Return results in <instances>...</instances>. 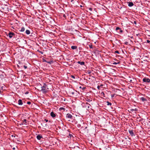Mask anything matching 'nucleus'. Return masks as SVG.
Masks as SVG:
<instances>
[{"label": "nucleus", "mask_w": 150, "mask_h": 150, "mask_svg": "<svg viewBox=\"0 0 150 150\" xmlns=\"http://www.w3.org/2000/svg\"><path fill=\"white\" fill-rule=\"evenodd\" d=\"M19 64H20V65L21 66V67H22V64L20 63H19Z\"/></svg>", "instance_id": "37998d69"}, {"label": "nucleus", "mask_w": 150, "mask_h": 150, "mask_svg": "<svg viewBox=\"0 0 150 150\" xmlns=\"http://www.w3.org/2000/svg\"><path fill=\"white\" fill-rule=\"evenodd\" d=\"M130 110L132 111H134V109H131Z\"/></svg>", "instance_id": "ea45409f"}, {"label": "nucleus", "mask_w": 150, "mask_h": 150, "mask_svg": "<svg viewBox=\"0 0 150 150\" xmlns=\"http://www.w3.org/2000/svg\"><path fill=\"white\" fill-rule=\"evenodd\" d=\"M87 128V127H85V128Z\"/></svg>", "instance_id": "864d4df0"}, {"label": "nucleus", "mask_w": 150, "mask_h": 150, "mask_svg": "<svg viewBox=\"0 0 150 150\" xmlns=\"http://www.w3.org/2000/svg\"><path fill=\"white\" fill-rule=\"evenodd\" d=\"M42 138V137L40 135H38L37 136V138L38 140H40Z\"/></svg>", "instance_id": "9d476101"}, {"label": "nucleus", "mask_w": 150, "mask_h": 150, "mask_svg": "<svg viewBox=\"0 0 150 150\" xmlns=\"http://www.w3.org/2000/svg\"><path fill=\"white\" fill-rule=\"evenodd\" d=\"M60 109H61V110H63V109H64V108H63V107H61V108H60Z\"/></svg>", "instance_id": "e433bc0d"}, {"label": "nucleus", "mask_w": 150, "mask_h": 150, "mask_svg": "<svg viewBox=\"0 0 150 150\" xmlns=\"http://www.w3.org/2000/svg\"><path fill=\"white\" fill-rule=\"evenodd\" d=\"M128 44V42H125V45H127Z\"/></svg>", "instance_id": "473e14b6"}, {"label": "nucleus", "mask_w": 150, "mask_h": 150, "mask_svg": "<svg viewBox=\"0 0 150 150\" xmlns=\"http://www.w3.org/2000/svg\"><path fill=\"white\" fill-rule=\"evenodd\" d=\"M41 125L42 126H43L44 127H45L46 126V124H45V123L44 122H43V123H41Z\"/></svg>", "instance_id": "a211bd4d"}, {"label": "nucleus", "mask_w": 150, "mask_h": 150, "mask_svg": "<svg viewBox=\"0 0 150 150\" xmlns=\"http://www.w3.org/2000/svg\"><path fill=\"white\" fill-rule=\"evenodd\" d=\"M107 105H111V103L109 102L108 101H107Z\"/></svg>", "instance_id": "6ab92c4d"}, {"label": "nucleus", "mask_w": 150, "mask_h": 150, "mask_svg": "<svg viewBox=\"0 0 150 150\" xmlns=\"http://www.w3.org/2000/svg\"><path fill=\"white\" fill-rule=\"evenodd\" d=\"M86 105H88V104H89L88 103H86Z\"/></svg>", "instance_id": "c03bdc74"}, {"label": "nucleus", "mask_w": 150, "mask_h": 150, "mask_svg": "<svg viewBox=\"0 0 150 150\" xmlns=\"http://www.w3.org/2000/svg\"><path fill=\"white\" fill-rule=\"evenodd\" d=\"M103 85L101 84V85H100V86H103Z\"/></svg>", "instance_id": "3c124183"}, {"label": "nucleus", "mask_w": 150, "mask_h": 150, "mask_svg": "<svg viewBox=\"0 0 150 150\" xmlns=\"http://www.w3.org/2000/svg\"><path fill=\"white\" fill-rule=\"evenodd\" d=\"M25 33L27 35H29L30 33V31L28 30H26L25 31Z\"/></svg>", "instance_id": "9b49d317"}, {"label": "nucleus", "mask_w": 150, "mask_h": 150, "mask_svg": "<svg viewBox=\"0 0 150 150\" xmlns=\"http://www.w3.org/2000/svg\"><path fill=\"white\" fill-rule=\"evenodd\" d=\"M77 63L78 64H80L81 65H84L85 64V62H84L78 61L77 62Z\"/></svg>", "instance_id": "6e6552de"}, {"label": "nucleus", "mask_w": 150, "mask_h": 150, "mask_svg": "<svg viewBox=\"0 0 150 150\" xmlns=\"http://www.w3.org/2000/svg\"><path fill=\"white\" fill-rule=\"evenodd\" d=\"M90 104H88V105H86L85 107L88 108H90Z\"/></svg>", "instance_id": "aec40b11"}, {"label": "nucleus", "mask_w": 150, "mask_h": 150, "mask_svg": "<svg viewBox=\"0 0 150 150\" xmlns=\"http://www.w3.org/2000/svg\"><path fill=\"white\" fill-rule=\"evenodd\" d=\"M63 16L65 18H66V16L64 14V15H63Z\"/></svg>", "instance_id": "79ce46f5"}, {"label": "nucleus", "mask_w": 150, "mask_h": 150, "mask_svg": "<svg viewBox=\"0 0 150 150\" xmlns=\"http://www.w3.org/2000/svg\"><path fill=\"white\" fill-rule=\"evenodd\" d=\"M137 109H136V108H135L134 110H135V111H137Z\"/></svg>", "instance_id": "a18cd8bd"}, {"label": "nucleus", "mask_w": 150, "mask_h": 150, "mask_svg": "<svg viewBox=\"0 0 150 150\" xmlns=\"http://www.w3.org/2000/svg\"><path fill=\"white\" fill-rule=\"evenodd\" d=\"M66 117L69 119H71L72 117V116L69 113H68L66 115Z\"/></svg>", "instance_id": "20e7f679"}, {"label": "nucleus", "mask_w": 150, "mask_h": 150, "mask_svg": "<svg viewBox=\"0 0 150 150\" xmlns=\"http://www.w3.org/2000/svg\"><path fill=\"white\" fill-rule=\"evenodd\" d=\"M105 150H111V149L108 146H106Z\"/></svg>", "instance_id": "2eb2a0df"}, {"label": "nucleus", "mask_w": 150, "mask_h": 150, "mask_svg": "<svg viewBox=\"0 0 150 150\" xmlns=\"http://www.w3.org/2000/svg\"><path fill=\"white\" fill-rule=\"evenodd\" d=\"M147 42L148 43H149L150 42V41L149 40H147Z\"/></svg>", "instance_id": "4c0bfd02"}, {"label": "nucleus", "mask_w": 150, "mask_h": 150, "mask_svg": "<svg viewBox=\"0 0 150 150\" xmlns=\"http://www.w3.org/2000/svg\"><path fill=\"white\" fill-rule=\"evenodd\" d=\"M77 126L78 127H80L81 126V125L80 124H78L77 125Z\"/></svg>", "instance_id": "2f4dec72"}, {"label": "nucleus", "mask_w": 150, "mask_h": 150, "mask_svg": "<svg viewBox=\"0 0 150 150\" xmlns=\"http://www.w3.org/2000/svg\"><path fill=\"white\" fill-rule=\"evenodd\" d=\"M1 93V91L0 90V93Z\"/></svg>", "instance_id": "603ef678"}, {"label": "nucleus", "mask_w": 150, "mask_h": 150, "mask_svg": "<svg viewBox=\"0 0 150 150\" xmlns=\"http://www.w3.org/2000/svg\"><path fill=\"white\" fill-rule=\"evenodd\" d=\"M23 67L25 69H26L27 68V67L25 65L23 66Z\"/></svg>", "instance_id": "a878e982"}, {"label": "nucleus", "mask_w": 150, "mask_h": 150, "mask_svg": "<svg viewBox=\"0 0 150 150\" xmlns=\"http://www.w3.org/2000/svg\"><path fill=\"white\" fill-rule=\"evenodd\" d=\"M120 28L118 27H117L116 28V30H120Z\"/></svg>", "instance_id": "4be33fe9"}, {"label": "nucleus", "mask_w": 150, "mask_h": 150, "mask_svg": "<svg viewBox=\"0 0 150 150\" xmlns=\"http://www.w3.org/2000/svg\"><path fill=\"white\" fill-rule=\"evenodd\" d=\"M129 134L132 136L134 135V133L133 132V130H129Z\"/></svg>", "instance_id": "1a4fd4ad"}, {"label": "nucleus", "mask_w": 150, "mask_h": 150, "mask_svg": "<svg viewBox=\"0 0 150 150\" xmlns=\"http://www.w3.org/2000/svg\"><path fill=\"white\" fill-rule=\"evenodd\" d=\"M15 148H14V147L13 148V150H15Z\"/></svg>", "instance_id": "8fccbe9b"}, {"label": "nucleus", "mask_w": 150, "mask_h": 150, "mask_svg": "<svg viewBox=\"0 0 150 150\" xmlns=\"http://www.w3.org/2000/svg\"><path fill=\"white\" fill-rule=\"evenodd\" d=\"M115 53L117 54H119V52L118 51H115Z\"/></svg>", "instance_id": "393cba45"}, {"label": "nucleus", "mask_w": 150, "mask_h": 150, "mask_svg": "<svg viewBox=\"0 0 150 150\" xmlns=\"http://www.w3.org/2000/svg\"><path fill=\"white\" fill-rule=\"evenodd\" d=\"M143 81L144 82L150 83V79L148 78H144L143 79Z\"/></svg>", "instance_id": "7ed1b4c3"}, {"label": "nucleus", "mask_w": 150, "mask_h": 150, "mask_svg": "<svg viewBox=\"0 0 150 150\" xmlns=\"http://www.w3.org/2000/svg\"><path fill=\"white\" fill-rule=\"evenodd\" d=\"M89 47L90 48H93V46L92 45H89Z\"/></svg>", "instance_id": "c85d7f7f"}, {"label": "nucleus", "mask_w": 150, "mask_h": 150, "mask_svg": "<svg viewBox=\"0 0 150 150\" xmlns=\"http://www.w3.org/2000/svg\"><path fill=\"white\" fill-rule=\"evenodd\" d=\"M45 120L46 122H47L48 121V120H47V119H45Z\"/></svg>", "instance_id": "a19ab883"}, {"label": "nucleus", "mask_w": 150, "mask_h": 150, "mask_svg": "<svg viewBox=\"0 0 150 150\" xmlns=\"http://www.w3.org/2000/svg\"><path fill=\"white\" fill-rule=\"evenodd\" d=\"M50 115L52 117H54L56 116L55 114L53 112H50Z\"/></svg>", "instance_id": "39448f33"}, {"label": "nucleus", "mask_w": 150, "mask_h": 150, "mask_svg": "<svg viewBox=\"0 0 150 150\" xmlns=\"http://www.w3.org/2000/svg\"><path fill=\"white\" fill-rule=\"evenodd\" d=\"M132 80H130V82H132Z\"/></svg>", "instance_id": "09e8293b"}, {"label": "nucleus", "mask_w": 150, "mask_h": 150, "mask_svg": "<svg viewBox=\"0 0 150 150\" xmlns=\"http://www.w3.org/2000/svg\"><path fill=\"white\" fill-rule=\"evenodd\" d=\"M128 6L129 7H132L134 5V4L133 2H128Z\"/></svg>", "instance_id": "423d86ee"}, {"label": "nucleus", "mask_w": 150, "mask_h": 150, "mask_svg": "<svg viewBox=\"0 0 150 150\" xmlns=\"http://www.w3.org/2000/svg\"><path fill=\"white\" fill-rule=\"evenodd\" d=\"M28 93V92H26L25 93V94H27Z\"/></svg>", "instance_id": "49530a36"}, {"label": "nucleus", "mask_w": 150, "mask_h": 150, "mask_svg": "<svg viewBox=\"0 0 150 150\" xmlns=\"http://www.w3.org/2000/svg\"><path fill=\"white\" fill-rule=\"evenodd\" d=\"M134 23L135 24H136V22L135 21H134Z\"/></svg>", "instance_id": "de8ad7c7"}, {"label": "nucleus", "mask_w": 150, "mask_h": 150, "mask_svg": "<svg viewBox=\"0 0 150 150\" xmlns=\"http://www.w3.org/2000/svg\"><path fill=\"white\" fill-rule=\"evenodd\" d=\"M15 34L12 32H9L8 35V36L10 38H11L13 37V36H15Z\"/></svg>", "instance_id": "f03ea898"}, {"label": "nucleus", "mask_w": 150, "mask_h": 150, "mask_svg": "<svg viewBox=\"0 0 150 150\" xmlns=\"http://www.w3.org/2000/svg\"><path fill=\"white\" fill-rule=\"evenodd\" d=\"M115 95V93H114L112 95H111V97L113 98L114 97Z\"/></svg>", "instance_id": "b1692460"}, {"label": "nucleus", "mask_w": 150, "mask_h": 150, "mask_svg": "<svg viewBox=\"0 0 150 150\" xmlns=\"http://www.w3.org/2000/svg\"><path fill=\"white\" fill-rule=\"evenodd\" d=\"M26 119H24L23 121V123H22L21 124L23 125V124H26Z\"/></svg>", "instance_id": "4468645a"}, {"label": "nucleus", "mask_w": 150, "mask_h": 150, "mask_svg": "<svg viewBox=\"0 0 150 150\" xmlns=\"http://www.w3.org/2000/svg\"><path fill=\"white\" fill-rule=\"evenodd\" d=\"M71 93L72 95H74V92H71Z\"/></svg>", "instance_id": "72a5a7b5"}, {"label": "nucleus", "mask_w": 150, "mask_h": 150, "mask_svg": "<svg viewBox=\"0 0 150 150\" xmlns=\"http://www.w3.org/2000/svg\"><path fill=\"white\" fill-rule=\"evenodd\" d=\"M18 103L19 105H23V102L21 100L19 99L18 101Z\"/></svg>", "instance_id": "0eeeda50"}, {"label": "nucleus", "mask_w": 150, "mask_h": 150, "mask_svg": "<svg viewBox=\"0 0 150 150\" xmlns=\"http://www.w3.org/2000/svg\"><path fill=\"white\" fill-rule=\"evenodd\" d=\"M149 126L150 127V125Z\"/></svg>", "instance_id": "5fc2aeb1"}, {"label": "nucleus", "mask_w": 150, "mask_h": 150, "mask_svg": "<svg viewBox=\"0 0 150 150\" xmlns=\"http://www.w3.org/2000/svg\"><path fill=\"white\" fill-rule=\"evenodd\" d=\"M71 48L72 49L75 50L77 48V47L75 46H72L71 47Z\"/></svg>", "instance_id": "f8f14e48"}, {"label": "nucleus", "mask_w": 150, "mask_h": 150, "mask_svg": "<svg viewBox=\"0 0 150 150\" xmlns=\"http://www.w3.org/2000/svg\"><path fill=\"white\" fill-rule=\"evenodd\" d=\"M69 137H70L71 138V136H72V134H69Z\"/></svg>", "instance_id": "c756f323"}, {"label": "nucleus", "mask_w": 150, "mask_h": 150, "mask_svg": "<svg viewBox=\"0 0 150 150\" xmlns=\"http://www.w3.org/2000/svg\"><path fill=\"white\" fill-rule=\"evenodd\" d=\"M120 32L121 33L123 32V31L122 30H121V29L120 30Z\"/></svg>", "instance_id": "58836bf2"}, {"label": "nucleus", "mask_w": 150, "mask_h": 150, "mask_svg": "<svg viewBox=\"0 0 150 150\" xmlns=\"http://www.w3.org/2000/svg\"><path fill=\"white\" fill-rule=\"evenodd\" d=\"M97 88L98 89H100V86H97Z\"/></svg>", "instance_id": "f704fd0d"}, {"label": "nucleus", "mask_w": 150, "mask_h": 150, "mask_svg": "<svg viewBox=\"0 0 150 150\" xmlns=\"http://www.w3.org/2000/svg\"><path fill=\"white\" fill-rule=\"evenodd\" d=\"M101 94L102 96H103V97H105V94L103 92H102L101 93Z\"/></svg>", "instance_id": "5701e85b"}, {"label": "nucleus", "mask_w": 150, "mask_h": 150, "mask_svg": "<svg viewBox=\"0 0 150 150\" xmlns=\"http://www.w3.org/2000/svg\"><path fill=\"white\" fill-rule=\"evenodd\" d=\"M47 86L46 85L45 83H44V85L41 87V91L43 93H46L47 92V90L46 89Z\"/></svg>", "instance_id": "f257e3e1"}, {"label": "nucleus", "mask_w": 150, "mask_h": 150, "mask_svg": "<svg viewBox=\"0 0 150 150\" xmlns=\"http://www.w3.org/2000/svg\"><path fill=\"white\" fill-rule=\"evenodd\" d=\"M89 9L90 11H92V10H93V8H89Z\"/></svg>", "instance_id": "7c9ffc66"}, {"label": "nucleus", "mask_w": 150, "mask_h": 150, "mask_svg": "<svg viewBox=\"0 0 150 150\" xmlns=\"http://www.w3.org/2000/svg\"><path fill=\"white\" fill-rule=\"evenodd\" d=\"M38 52H39L42 54H43V52L39 50H38Z\"/></svg>", "instance_id": "412c9836"}, {"label": "nucleus", "mask_w": 150, "mask_h": 150, "mask_svg": "<svg viewBox=\"0 0 150 150\" xmlns=\"http://www.w3.org/2000/svg\"><path fill=\"white\" fill-rule=\"evenodd\" d=\"M31 102H30V101H28L27 102V104L28 105H30L31 104Z\"/></svg>", "instance_id": "bb28decb"}, {"label": "nucleus", "mask_w": 150, "mask_h": 150, "mask_svg": "<svg viewBox=\"0 0 150 150\" xmlns=\"http://www.w3.org/2000/svg\"><path fill=\"white\" fill-rule=\"evenodd\" d=\"M25 30V28L24 27H22L21 30H20V31L21 32H24Z\"/></svg>", "instance_id": "ddd939ff"}, {"label": "nucleus", "mask_w": 150, "mask_h": 150, "mask_svg": "<svg viewBox=\"0 0 150 150\" xmlns=\"http://www.w3.org/2000/svg\"><path fill=\"white\" fill-rule=\"evenodd\" d=\"M71 77L72 78L74 79H75V76H74L71 75Z\"/></svg>", "instance_id": "cd10ccee"}, {"label": "nucleus", "mask_w": 150, "mask_h": 150, "mask_svg": "<svg viewBox=\"0 0 150 150\" xmlns=\"http://www.w3.org/2000/svg\"><path fill=\"white\" fill-rule=\"evenodd\" d=\"M141 99L143 102L146 100V99L144 97L141 98Z\"/></svg>", "instance_id": "dca6fc26"}, {"label": "nucleus", "mask_w": 150, "mask_h": 150, "mask_svg": "<svg viewBox=\"0 0 150 150\" xmlns=\"http://www.w3.org/2000/svg\"><path fill=\"white\" fill-rule=\"evenodd\" d=\"M86 100L87 101V102H90L91 101H92V100H91L90 99L88 98H87L86 99Z\"/></svg>", "instance_id": "f3484780"}, {"label": "nucleus", "mask_w": 150, "mask_h": 150, "mask_svg": "<svg viewBox=\"0 0 150 150\" xmlns=\"http://www.w3.org/2000/svg\"><path fill=\"white\" fill-rule=\"evenodd\" d=\"M117 64V63L116 62H114V63H113V64Z\"/></svg>", "instance_id": "c9c22d12"}]
</instances>
